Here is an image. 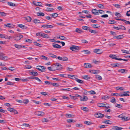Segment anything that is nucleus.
I'll list each match as a JSON object with an SVG mask.
<instances>
[{"instance_id":"nucleus-1","label":"nucleus","mask_w":130,"mask_h":130,"mask_svg":"<svg viewBox=\"0 0 130 130\" xmlns=\"http://www.w3.org/2000/svg\"><path fill=\"white\" fill-rule=\"evenodd\" d=\"M36 69L42 72L45 71L46 70L45 67L43 66H38L37 67Z\"/></svg>"},{"instance_id":"nucleus-2","label":"nucleus","mask_w":130,"mask_h":130,"mask_svg":"<svg viewBox=\"0 0 130 130\" xmlns=\"http://www.w3.org/2000/svg\"><path fill=\"white\" fill-rule=\"evenodd\" d=\"M23 36L22 35H15L14 37H13L12 38H14V40L16 41H18L20 40V39L22 38Z\"/></svg>"},{"instance_id":"nucleus-3","label":"nucleus","mask_w":130,"mask_h":130,"mask_svg":"<svg viewBox=\"0 0 130 130\" xmlns=\"http://www.w3.org/2000/svg\"><path fill=\"white\" fill-rule=\"evenodd\" d=\"M34 113L35 115L39 116H42L44 114L43 112L39 111H36Z\"/></svg>"},{"instance_id":"nucleus-4","label":"nucleus","mask_w":130,"mask_h":130,"mask_svg":"<svg viewBox=\"0 0 130 130\" xmlns=\"http://www.w3.org/2000/svg\"><path fill=\"white\" fill-rule=\"evenodd\" d=\"M56 69L57 70L61 69L62 68V66L59 63H57L55 64Z\"/></svg>"},{"instance_id":"nucleus-5","label":"nucleus","mask_w":130,"mask_h":130,"mask_svg":"<svg viewBox=\"0 0 130 130\" xmlns=\"http://www.w3.org/2000/svg\"><path fill=\"white\" fill-rule=\"evenodd\" d=\"M70 49L72 51H74L76 50H78L79 49V47L78 46H76L73 45L72 46L70 47Z\"/></svg>"},{"instance_id":"nucleus-6","label":"nucleus","mask_w":130,"mask_h":130,"mask_svg":"<svg viewBox=\"0 0 130 130\" xmlns=\"http://www.w3.org/2000/svg\"><path fill=\"white\" fill-rule=\"evenodd\" d=\"M95 116L98 118H102L104 116V114L100 113H96L95 114Z\"/></svg>"},{"instance_id":"nucleus-7","label":"nucleus","mask_w":130,"mask_h":130,"mask_svg":"<svg viewBox=\"0 0 130 130\" xmlns=\"http://www.w3.org/2000/svg\"><path fill=\"white\" fill-rule=\"evenodd\" d=\"M52 46L54 48H60L61 47V46L54 43H52Z\"/></svg>"},{"instance_id":"nucleus-8","label":"nucleus","mask_w":130,"mask_h":130,"mask_svg":"<svg viewBox=\"0 0 130 130\" xmlns=\"http://www.w3.org/2000/svg\"><path fill=\"white\" fill-rule=\"evenodd\" d=\"M41 26L43 28H52L54 27V26L52 25L47 24L42 25Z\"/></svg>"},{"instance_id":"nucleus-9","label":"nucleus","mask_w":130,"mask_h":130,"mask_svg":"<svg viewBox=\"0 0 130 130\" xmlns=\"http://www.w3.org/2000/svg\"><path fill=\"white\" fill-rule=\"evenodd\" d=\"M93 52L98 54H100L102 53V52L101 51V50L99 49H94V50Z\"/></svg>"},{"instance_id":"nucleus-10","label":"nucleus","mask_w":130,"mask_h":130,"mask_svg":"<svg viewBox=\"0 0 130 130\" xmlns=\"http://www.w3.org/2000/svg\"><path fill=\"white\" fill-rule=\"evenodd\" d=\"M88 100V97L85 96H84L83 97H81L80 98V101H86Z\"/></svg>"},{"instance_id":"nucleus-11","label":"nucleus","mask_w":130,"mask_h":130,"mask_svg":"<svg viewBox=\"0 0 130 130\" xmlns=\"http://www.w3.org/2000/svg\"><path fill=\"white\" fill-rule=\"evenodd\" d=\"M4 25L7 27L10 28H12L14 26V25L11 24L10 23L5 24Z\"/></svg>"},{"instance_id":"nucleus-12","label":"nucleus","mask_w":130,"mask_h":130,"mask_svg":"<svg viewBox=\"0 0 130 130\" xmlns=\"http://www.w3.org/2000/svg\"><path fill=\"white\" fill-rule=\"evenodd\" d=\"M92 12L93 14L98 15L99 14V12L98 10L95 9H93L92 10Z\"/></svg>"},{"instance_id":"nucleus-13","label":"nucleus","mask_w":130,"mask_h":130,"mask_svg":"<svg viewBox=\"0 0 130 130\" xmlns=\"http://www.w3.org/2000/svg\"><path fill=\"white\" fill-rule=\"evenodd\" d=\"M84 67L86 68H89L91 67V65L90 64L85 63L84 64Z\"/></svg>"},{"instance_id":"nucleus-14","label":"nucleus","mask_w":130,"mask_h":130,"mask_svg":"<svg viewBox=\"0 0 130 130\" xmlns=\"http://www.w3.org/2000/svg\"><path fill=\"white\" fill-rule=\"evenodd\" d=\"M128 70L125 69H122L118 70V71L122 73H126Z\"/></svg>"},{"instance_id":"nucleus-15","label":"nucleus","mask_w":130,"mask_h":130,"mask_svg":"<svg viewBox=\"0 0 130 130\" xmlns=\"http://www.w3.org/2000/svg\"><path fill=\"white\" fill-rule=\"evenodd\" d=\"M0 59L4 60H6L8 59V57L5 56L1 55L0 57Z\"/></svg>"},{"instance_id":"nucleus-16","label":"nucleus","mask_w":130,"mask_h":130,"mask_svg":"<svg viewBox=\"0 0 130 130\" xmlns=\"http://www.w3.org/2000/svg\"><path fill=\"white\" fill-rule=\"evenodd\" d=\"M90 72L92 73L96 74L100 72V71L98 70H92L90 71Z\"/></svg>"},{"instance_id":"nucleus-17","label":"nucleus","mask_w":130,"mask_h":130,"mask_svg":"<svg viewBox=\"0 0 130 130\" xmlns=\"http://www.w3.org/2000/svg\"><path fill=\"white\" fill-rule=\"evenodd\" d=\"M123 128L120 127H119L117 126H114L113 127L112 129L114 130H121Z\"/></svg>"},{"instance_id":"nucleus-18","label":"nucleus","mask_w":130,"mask_h":130,"mask_svg":"<svg viewBox=\"0 0 130 130\" xmlns=\"http://www.w3.org/2000/svg\"><path fill=\"white\" fill-rule=\"evenodd\" d=\"M82 52H85L84 54H90V52L87 50H83Z\"/></svg>"},{"instance_id":"nucleus-19","label":"nucleus","mask_w":130,"mask_h":130,"mask_svg":"<svg viewBox=\"0 0 130 130\" xmlns=\"http://www.w3.org/2000/svg\"><path fill=\"white\" fill-rule=\"evenodd\" d=\"M105 104L99 103L97 105L99 107H104Z\"/></svg>"},{"instance_id":"nucleus-20","label":"nucleus","mask_w":130,"mask_h":130,"mask_svg":"<svg viewBox=\"0 0 130 130\" xmlns=\"http://www.w3.org/2000/svg\"><path fill=\"white\" fill-rule=\"evenodd\" d=\"M68 76L69 77V78H71L72 79L75 80V78H75V76L74 75H68Z\"/></svg>"},{"instance_id":"nucleus-21","label":"nucleus","mask_w":130,"mask_h":130,"mask_svg":"<svg viewBox=\"0 0 130 130\" xmlns=\"http://www.w3.org/2000/svg\"><path fill=\"white\" fill-rule=\"evenodd\" d=\"M54 10V9L53 8L47 7L46 9L45 10L46 11L48 12Z\"/></svg>"},{"instance_id":"nucleus-22","label":"nucleus","mask_w":130,"mask_h":130,"mask_svg":"<svg viewBox=\"0 0 130 130\" xmlns=\"http://www.w3.org/2000/svg\"><path fill=\"white\" fill-rule=\"evenodd\" d=\"M30 74L34 76H37L38 75V73L36 72H30Z\"/></svg>"},{"instance_id":"nucleus-23","label":"nucleus","mask_w":130,"mask_h":130,"mask_svg":"<svg viewBox=\"0 0 130 130\" xmlns=\"http://www.w3.org/2000/svg\"><path fill=\"white\" fill-rule=\"evenodd\" d=\"M81 109L83 110L86 111H88V109L87 107H81Z\"/></svg>"},{"instance_id":"nucleus-24","label":"nucleus","mask_w":130,"mask_h":130,"mask_svg":"<svg viewBox=\"0 0 130 130\" xmlns=\"http://www.w3.org/2000/svg\"><path fill=\"white\" fill-rule=\"evenodd\" d=\"M75 80L77 82L79 83H82L83 82V80L79 79L77 78H75Z\"/></svg>"},{"instance_id":"nucleus-25","label":"nucleus","mask_w":130,"mask_h":130,"mask_svg":"<svg viewBox=\"0 0 130 130\" xmlns=\"http://www.w3.org/2000/svg\"><path fill=\"white\" fill-rule=\"evenodd\" d=\"M130 118L128 117L124 116L123 118L121 119L122 120L127 121L129 120Z\"/></svg>"},{"instance_id":"nucleus-26","label":"nucleus","mask_w":130,"mask_h":130,"mask_svg":"<svg viewBox=\"0 0 130 130\" xmlns=\"http://www.w3.org/2000/svg\"><path fill=\"white\" fill-rule=\"evenodd\" d=\"M41 58L43 59L48 60V58L46 57L43 55H41Z\"/></svg>"},{"instance_id":"nucleus-27","label":"nucleus","mask_w":130,"mask_h":130,"mask_svg":"<svg viewBox=\"0 0 130 130\" xmlns=\"http://www.w3.org/2000/svg\"><path fill=\"white\" fill-rule=\"evenodd\" d=\"M116 38L119 39H122L124 38V36L122 35H120L115 36Z\"/></svg>"},{"instance_id":"nucleus-28","label":"nucleus","mask_w":130,"mask_h":130,"mask_svg":"<svg viewBox=\"0 0 130 130\" xmlns=\"http://www.w3.org/2000/svg\"><path fill=\"white\" fill-rule=\"evenodd\" d=\"M15 47L19 49H20L22 47V46L20 45H18L17 44H15L14 45Z\"/></svg>"},{"instance_id":"nucleus-29","label":"nucleus","mask_w":130,"mask_h":130,"mask_svg":"<svg viewBox=\"0 0 130 130\" xmlns=\"http://www.w3.org/2000/svg\"><path fill=\"white\" fill-rule=\"evenodd\" d=\"M121 51L123 53H125L128 54H130V52L129 51H126L125 50H122Z\"/></svg>"},{"instance_id":"nucleus-30","label":"nucleus","mask_w":130,"mask_h":130,"mask_svg":"<svg viewBox=\"0 0 130 130\" xmlns=\"http://www.w3.org/2000/svg\"><path fill=\"white\" fill-rule=\"evenodd\" d=\"M26 20L29 22H30L31 20V18L29 16H27L26 18Z\"/></svg>"},{"instance_id":"nucleus-31","label":"nucleus","mask_w":130,"mask_h":130,"mask_svg":"<svg viewBox=\"0 0 130 130\" xmlns=\"http://www.w3.org/2000/svg\"><path fill=\"white\" fill-rule=\"evenodd\" d=\"M83 29L86 30H88L89 31L90 28L89 27L87 26H83L82 27Z\"/></svg>"},{"instance_id":"nucleus-32","label":"nucleus","mask_w":130,"mask_h":130,"mask_svg":"<svg viewBox=\"0 0 130 130\" xmlns=\"http://www.w3.org/2000/svg\"><path fill=\"white\" fill-rule=\"evenodd\" d=\"M109 57L112 59H114L116 60L117 58L116 57V56L114 55H110L109 56Z\"/></svg>"},{"instance_id":"nucleus-33","label":"nucleus","mask_w":130,"mask_h":130,"mask_svg":"<svg viewBox=\"0 0 130 130\" xmlns=\"http://www.w3.org/2000/svg\"><path fill=\"white\" fill-rule=\"evenodd\" d=\"M75 31L76 32L80 34L81 33L83 32L82 30H81L80 29L78 28L76 29Z\"/></svg>"},{"instance_id":"nucleus-34","label":"nucleus","mask_w":130,"mask_h":130,"mask_svg":"<svg viewBox=\"0 0 130 130\" xmlns=\"http://www.w3.org/2000/svg\"><path fill=\"white\" fill-rule=\"evenodd\" d=\"M43 32H37L36 34V35L37 36H40L42 37Z\"/></svg>"},{"instance_id":"nucleus-35","label":"nucleus","mask_w":130,"mask_h":130,"mask_svg":"<svg viewBox=\"0 0 130 130\" xmlns=\"http://www.w3.org/2000/svg\"><path fill=\"white\" fill-rule=\"evenodd\" d=\"M18 26L19 27L22 28L26 29V28L25 25L22 24H19Z\"/></svg>"},{"instance_id":"nucleus-36","label":"nucleus","mask_w":130,"mask_h":130,"mask_svg":"<svg viewBox=\"0 0 130 130\" xmlns=\"http://www.w3.org/2000/svg\"><path fill=\"white\" fill-rule=\"evenodd\" d=\"M111 121L110 120H104L102 121V122L105 124H111L109 122H111Z\"/></svg>"},{"instance_id":"nucleus-37","label":"nucleus","mask_w":130,"mask_h":130,"mask_svg":"<svg viewBox=\"0 0 130 130\" xmlns=\"http://www.w3.org/2000/svg\"><path fill=\"white\" fill-rule=\"evenodd\" d=\"M37 15L38 16H43L44 15V14L43 13L38 12L37 13Z\"/></svg>"},{"instance_id":"nucleus-38","label":"nucleus","mask_w":130,"mask_h":130,"mask_svg":"<svg viewBox=\"0 0 130 130\" xmlns=\"http://www.w3.org/2000/svg\"><path fill=\"white\" fill-rule=\"evenodd\" d=\"M89 31L90 32L94 34H96L97 33V32H96L95 30H92L90 28Z\"/></svg>"},{"instance_id":"nucleus-39","label":"nucleus","mask_w":130,"mask_h":130,"mask_svg":"<svg viewBox=\"0 0 130 130\" xmlns=\"http://www.w3.org/2000/svg\"><path fill=\"white\" fill-rule=\"evenodd\" d=\"M84 123L88 125H90L92 124V123L91 122L85 121L84 122Z\"/></svg>"},{"instance_id":"nucleus-40","label":"nucleus","mask_w":130,"mask_h":130,"mask_svg":"<svg viewBox=\"0 0 130 130\" xmlns=\"http://www.w3.org/2000/svg\"><path fill=\"white\" fill-rule=\"evenodd\" d=\"M112 99L110 101V102L113 103H116V100L115 98L114 97H112Z\"/></svg>"},{"instance_id":"nucleus-41","label":"nucleus","mask_w":130,"mask_h":130,"mask_svg":"<svg viewBox=\"0 0 130 130\" xmlns=\"http://www.w3.org/2000/svg\"><path fill=\"white\" fill-rule=\"evenodd\" d=\"M116 23V21H115L113 20H109L108 22L109 24H114Z\"/></svg>"},{"instance_id":"nucleus-42","label":"nucleus","mask_w":130,"mask_h":130,"mask_svg":"<svg viewBox=\"0 0 130 130\" xmlns=\"http://www.w3.org/2000/svg\"><path fill=\"white\" fill-rule=\"evenodd\" d=\"M98 6L99 7L101 8V9H105L104 7L102 4H98Z\"/></svg>"},{"instance_id":"nucleus-43","label":"nucleus","mask_w":130,"mask_h":130,"mask_svg":"<svg viewBox=\"0 0 130 130\" xmlns=\"http://www.w3.org/2000/svg\"><path fill=\"white\" fill-rule=\"evenodd\" d=\"M110 98V97H109L108 96H107L106 95L104 96H103L102 97V99H104V100H107L108 99H109Z\"/></svg>"},{"instance_id":"nucleus-44","label":"nucleus","mask_w":130,"mask_h":130,"mask_svg":"<svg viewBox=\"0 0 130 130\" xmlns=\"http://www.w3.org/2000/svg\"><path fill=\"white\" fill-rule=\"evenodd\" d=\"M8 4L11 6H15V4H14L13 3H12L11 2H9L8 3Z\"/></svg>"},{"instance_id":"nucleus-45","label":"nucleus","mask_w":130,"mask_h":130,"mask_svg":"<svg viewBox=\"0 0 130 130\" xmlns=\"http://www.w3.org/2000/svg\"><path fill=\"white\" fill-rule=\"evenodd\" d=\"M65 116L68 118H71L72 117V116L71 114L69 113L66 114Z\"/></svg>"},{"instance_id":"nucleus-46","label":"nucleus","mask_w":130,"mask_h":130,"mask_svg":"<svg viewBox=\"0 0 130 130\" xmlns=\"http://www.w3.org/2000/svg\"><path fill=\"white\" fill-rule=\"evenodd\" d=\"M70 89H71L70 88L67 89H61V90L63 91H70Z\"/></svg>"},{"instance_id":"nucleus-47","label":"nucleus","mask_w":130,"mask_h":130,"mask_svg":"<svg viewBox=\"0 0 130 130\" xmlns=\"http://www.w3.org/2000/svg\"><path fill=\"white\" fill-rule=\"evenodd\" d=\"M23 103H24L25 104H27L29 102V101L28 99H26L25 100H23Z\"/></svg>"},{"instance_id":"nucleus-48","label":"nucleus","mask_w":130,"mask_h":130,"mask_svg":"<svg viewBox=\"0 0 130 130\" xmlns=\"http://www.w3.org/2000/svg\"><path fill=\"white\" fill-rule=\"evenodd\" d=\"M111 65L113 67H118L119 66V64L118 63H113Z\"/></svg>"},{"instance_id":"nucleus-49","label":"nucleus","mask_w":130,"mask_h":130,"mask_svg":"<svg viewBox=\"0 0 130 130\" xmlns=\"http://www.w3.org/2000/svg\"><path fill=\"white\" fill-rule=\"evenodd\" d=\"M83 78L85 79H90V77L88 75H85L83 77Z\"/></svg>"},{"instance_id":"nucleus-50","label":"nucleus","mask_w":130,"mask_h":130,"mask_svg":"<svg viewBox=\"0 0 130 130\" xmlns=\"http://www.w3.org/2000/svg\"><path fill=\"white\" fill-rule=\"evenodd\" d=\"M52 15L53 17L56 18L58 16V14L56 13H54L52 14Z\"/></svg>"},{"instance_id":"nucleus-51","label":"nucleus","mask_w":130,"mask_h":130,"mask_svg":"<svg viewBox=\"0 0 130 130\" xmlns=\"http://www.w3.org/2000/svg\"><path fill=\"white\" fill-rule=\"evenodd\" d=\"M51 84L55 87H58L59 85V84L55 83H51Z\"/></svg>"},{"instance_id":"nucleus-52","label":"nucleus","mask_w":130,"mask_h":130,"mask_svg":"<svg viewBox=\"0 0 130 130\" xmlns=\"http://www.w3.org/2000/svg\"><path fill=\"white\" fill-rule=\"evenodd\" d=\"M96 78L99 80H101L102 79V77H101V76L98 75H96Z\"/></svg>"},{"instance_id":"nucleus-53","label":"nucleus","mask_w":130,"mask_h":130,"mask_svg":"<svg viewBox=\"0 0 130 130\" xmlns=\"http://www.w3.org/2000/svg\"><path fill=\"white\" fill-rule=\"evenodd\" d=\"M115 15L116 16L118 17H120L121 16V14L119 13L116 12L115 13Z\"/></svg>"},{"instance_id":"nucleus-54","label":"nucleus","mask_w":130,"mask_h":130,"mask_svg":"<svg viewBox=\"0 0 130 130\" xmlns=\"http://www.w3.org/2000/svg\"><path fill=\"white\" fill-rule=\"evenodd\" d=\"M58 38H59L60 39L62 40H64L66 39V38L63 36H59L58 37Z\"/></svg>"},{"instance_id":"nucleus-55","label":"nucleus","mask_w":130,"mask_h":130,"mask_svg":"<svg viewBox=\"0 0 130 130\" xmlns=\"http://www.w3.org/2000/svg\"><path fill=\"white\" fill-rule=\"evenodd\" d=\"M130 93L129 92V91H126V92H124V93L123 94L124 96H129V94H127V93Z\"/></svg>"},{"instance_id":"nucleus-56","label":"nucleus","mask_w":130,"mask_h":130,"mask_svg":"<svg viewBox=\"0 0 130 130\" xmlns=\"http://www.w3.org/2000/svg\"><path fill=\"white\" fill-rule=\"evenodd\" d=\"M50 55V56L51 57L57 58V56L54 55L52 53H50L49 54Z\"/></svg>"},{"instance_id":"nucleus-57","label":"nucleus","mask_w":130,"mask_h":130,"mask_svg":"<svg viewBox=\"0 0 130 130\" xmlns=\"http://www.w3.org/2000/svg\"><path fill=\"white\" fill-rule=\"evenodd\" d=\"M40 20H37V19H35L34 21V22L35 23H40Z\"/></svg>"},{"instance_id":"nucleus-58","label":"nucleus","mask_w":130,"mask_h":130,"mask_svg":"<svg viewBox=\"0 0 130 130\" xmlns=\"http://www.w3.org/2000/svg\"><path fill=\"white\" fill-rule=\"evenodd\" d=\"M62 60L63 61H67L68 60V58L66 57H62Z\"/></svg>"},{"instance_id":"nucleus-59","label":"nucleus","mask_w":130,"mask_h":130,"mask_svg":"<svg viewBox=\"0 0 130 130\" xmlns=\"http://www.w3.org/2000/svg\"><path fill=\"white\" fill-rule=\"evenodd\" d=\"M97 25L93 24V25L92 26L94 28H100V26H96Z\"/></svg>"},{"instance_id":"nucleus-60","label":"nucleus","mask_w":130,"mask_h":130,"mask_svg":"<svg viewBox=\"0 0 130 130\" xmlns=\"http://www.w3.org/2000/svg\"><path fill=\"white\" fill-rule=\"evenodd\" d=\"M115 106L119 108H121L122 107V106L121 105L118 104H117V105H116Z\"/></svg>"},{"instance_id":"nucleus-61","label":"nucleus","mask_w":130,"mask_h":130,"mask_svg":"<svg viewBox=\"0 0 130 130\" xmlns=\"http://www.w3.org/2000/svg\"><path fill=\"white\" fill-rule=\"evenodd\" d=\"M6 123V121L5 120H0V123Z\"/></svg>"},{"instance_id":"nucleus-62","label":"nucleus","mask_w":130,"mask_h":130,"mask_svg":"<svg viewBox=\"0 0 130 130\" xmlns=\"http://www.w3.org/2000/svg\"><path fill=\"white\" fill-rule=\"evenodd\" d=\"M37 3L38 4H35V5L37 6H42V4L40 2H37Z\"/></svg>"},{"instance_id":"nucleus-63","label":"nucleus","mask_w":130,"mask_h":130,"mask_svg":"<svg viewBox=\"0 0 130 130\" xmlns=\"http://www.w3.org/2000/svg\"><path fill=\"white\" fill-rule=\"evenodd\" d=\"M70 97L72 99L75 100L77 99V98L75 96H71V95H70Z\"/></svg>"},{"instance_id":"nucleus-64","label":"nucleus","mask_w":130,"mask_h":130,"mask_svg":"<svg viewBox=\"0 0 130 130\" xmlns=\"http://www.w3.org/2000/svg\"><path fill=\"white\" fill-rule=\"evenodd\" d=\"M25 41L27 42H29L30 43H31L32 42V41L30 39H27Z\"/></svg>"}]
</instances>
